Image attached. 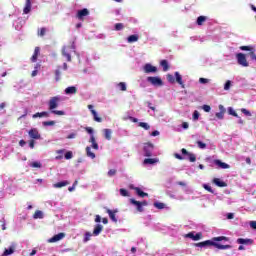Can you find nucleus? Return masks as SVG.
Listing matches in <instances>:
<instances>
[{"mask_svg": "<svg viewBox=\"0 0 256 256\" xmlns=\"http://www.w3.org/2000/svg\"><path fill=\"white\" fill-rule=\"evenodd\" d=\"M185 237L186 239H192V241H199L201 240L202 234L201 233L195 234V231H193L186 234Z\"/></svg>", "mask_w": 256, "mask_h": 256, "instance_id": "9b49d317", "label": "nucleus"}, {"mask_svg": "<svg viewBox=\"0 0 256 256\" xmlns=\"http://www.w3.org/2000/svg\"><path fill=\"white\" fill-rule=\"evenodd\" d=\"M61 69H63V71H67L68 66L67 63H63V66H58L57 69L55 70V79L56 81H60L61 80Z\"/></svg>", "mask_w": 256, "mask_h": 256, "instance_id": "9d476101", "label": "nucleus"}, {"mask_svg": "<svg viewBox=\"0 0 256 256\" xmlns=\"http://www.w3.org/2000/svg\"><path fill=\"white\" fill-rule=\"evenodd\" d=\"M236 243H238V245H253V239H249V238H238L236 240Z\"/></svg>", "mask_w": 256, "mask_h": 256, "instance_id": "2eb2a0df", "label": "nucleus"}, {"mask_svg": "<svg viewBox=\"0 0 256 256\" xmlns=\"http://www.w3.org/2000/svg\"><path fill=\"white\" fill-rule=\"evenodd\" d=\"M197 146L199 147V149H207V144L202 141H197Z\"/></svg>", "mask_w": 256, "mask_h": 256, "instance_id": "8fccbe9b", "label": "nucleus"}, {"mask_svg": "<svg viewBox=\"0 0 256 256\" xmlns=\"http://www.w3.org/2000/svg\"><path fill=\"white\" fill-rule=\"evenodd\" d=\"M202 109H203V111H205L206 113H209V111H211V106H209V105H203Z\"/></svg>", "mask_w": 256, "mask_h": 256, "instance_id": "e2e57ef3", "label": "nucleus"}, {"mask_svg": "<svg viewBox=\"0 0 256 256\" xmlns=\"http://www.w3.org/2000/svg\"><path fill=\"white\" fill-rule=\"evenodd\" d=\"M228 113H229V115H232L233 117H239V115L237 114V112H235V109H233V107L228 108Z\"/></svg>", "mask_w": 256, "mask_h": 256, "instance_id": "de8ad7c7", "label": "nucleus"}, {"mask_svg": "<svg viewBox=\"0 0 256 256\" xmlns=\"http://www.w3.org/2000/svg\"><path fill=\"white\" fill-rule=\"evenodd\" d=\"M236 59L238 65H241V67H249V62L247 61V56L243 53L236 54Z\"/></svg>", "mask_w": 256, "mask_h": 256, "instance_id": "39448f33", "label": "nucleus"}, {"mask_svg": "<svg viewBox=\"0 0 256 256\" xmlns=\"http://www.w3.org/2000/svg\"><path fill=\"white\" fill-rule=\"evenodd\" d=\"M202 187L208 191L209 193H215V190L213 188H211V186L209 184H203Z\"/></svg>", "mask_w": 256, "mask_h": 256, "instance_id": "c03bdc74", "label": "nucleus"}, {"mask_svg": "<svg viewBox=\"0 0 256 256\" xmlns=\"http://www.w3.org/2000/svg\"><path fill=\"white\" fill-rule=\"evenodd\" d=\"M231 87H233V81L231 80L226 81V83L224 84V91H229Z\"/></svg>", "mask_w": 256, "mask_h": 256, "instance_id": "ea45409f", "label": "nucleus"}, {"mask_svg": "<svg viewBox=\"0 0 256 256\" xmlns=\"http://www.w3.org/2000/svg\"><path fill=\"white\" fill-rule=\"evenodd\" d=\"M86 131H87V133H89L90 137H91V135H94L93 133H95V131L91 127H86Z\"/></svg>", "mask_w": 256, "mask_h": 256, "instance_id": "0e129e2a", "label": "nucleus"}, {"mask_svg": "<svg viewBox=\"0 0 256 256\" xmlns=\"http://www.w3.org/2000/svg\"><path fill=\"white\" fill-rule=\"evenodd\" d=\"M205 21H207L206 16H199L196 20V23H197V25L201 26V25H203V23H205Z\"/></svg>", "mask_w": 256, "mask_h": 256, "instance_id": "e433bc0d", "label": "nucleus"}, {"mask_svg": "<svg viewBox=\"0 0 256 256\" xmlns=\"http://www.w3.org/2000/svg\"><path fill=\"white\" fill-rule=\"evenodd\" d=\"M55 125V121H45L43 122L44 127H53Z\"/></svg>", "mask_w": 256, "mask_h": 256, "instance_id": "603ef678", "label": "nucleus"}, {"mask_svg": "<svg viewBox=\"0 0 256 256\" xmlns=\"http://www.w3.org/2000/svg\"><path fill=\"white\" fill-rule=\"evenodd\" d=\"M115 175H117L116 169H111L108 171V177H115Z\"/></svg>", "mask_w": 256, "mask_h": 256, "instance_id": "5fc2aeb1", "label": "nucleus"}, {"mask_svg": "<svg viewBox=\"0 0 256 256\" xmlns=\"http://www.w3.org/2000/svg\"><path fill=\"white\" fill-rule=\"evenodd\" d=\"M127 41L128 43H135L137 41H139V35H130L128 38H127Z\"/></svg>", "mask_w": 256, "mask_h": 256, "instance_id": "2f4dec72", "label": "nucleus"}, {"mask_svg": "<svg viewBox=\"0 0 256 256\" xmlns=\"http://www.w3.org/2000/svg\"><path fill=\"white\" fill-rule=\"evenodd\" d=\"M87 15H89V10L87 8H84L78 11L77 18L81 20L83 19V17H87Z\"/></svg>", "mask_w": 256, "mask_h": 256, "instance_id": "aec40b11", "label": "nucleus"}, {"mask_svg": "<svg viewBox=\"0 0 256 256\" xmlns=\"http://www.w3.org/2000/svg\"><path fill=\"white\" fill-rule=\"evenodd\" d=\"M138 127H142L145 131H149V129H151V126L147 122H139Z\"/></svg>", "mask_w": 256, "mask_h": 256, "instance_id": "c9c22d12", "label": "nucleus"}, {"mask_svg": "<svg viewBox=\"0 0 256 256\" xmlns=\"http://www.w3.org/2000/svg\"><path fill=\"white\" fill-rule=\"evenodd\" d=\"M92 115L94 117V121H96L97 123H101V121H103V119L97 114V111L92 110Z\"/></svg>", "mask_w": 256, "mask_h": 256, "instance_id": "4c0bfd02", "label": "nucleus"}, {"mask_svg": "<svg viewBox=\"0 0 256 256\" xmlns=\"http://www.w3.org/2000/svg\"><path fill=\"white\" fill-rule=\"evenodd\" d=\"M89 143H92L91 145L92 149L99 151V144H97V141L95 140V135L90 136Z\"/></svg>", "mask_w": 256, "mask_h": 256, "instance_id": "412c9836", "label": "nucleus"}, {"mask_svg": "<svg viewBox=\"0 0 256 256\" xmlns=\"http://www.w3.org/2000/svg\"><path fill=\"white\" fill-rule=\"evenodd\" d=\"M181 153H182V155H187L188 161H189L190 163H195V161H197V156H195V154H193V153L187 151V149L183 148V149L181 150Z\"/></svg>", "mask_w": 256, "mask_h": 256, "instance_id": "1a4fd4ad", "label": "nucleus"}, {"mask_svg": "<svg viewBox=\"0 0 256 256\" xmlns=\"http://www.w3.org/2000/svg\"><path fill=\"white\" fill-rule=\"evenodd\" d=\"M101 231H103V225L96 224L95 227H94V230H93L94 237H97L98 235H100Z\"/></svg>", "mask_w": 256, "mask_h": 256, "instance_id": "4be33fe9", "label": "nucleus"}, {"mask_svg": "<svg viewBox=\"0 0 256 256\" xmlns=\"http://www.w3.org/2000/svg\"><path fill=\"white\" fill-rule=\"evenodd\" d=\"M120 135L122 137H129V131L123 129V130H120Z\"/></svg>", "mask_w": 256, "mask_h": 256, "instance_id": "6e6d98bb", "label": "nucleus"}, {"mask_svg": "<svg viewBox=\"0 0 256 256\" xmlns=\"http://www.w3.org/2000/svg\"><path fill=\"white\" fill-rule=\"evenodd\" d=\"M107 213H108L111 221H113L114 223H117V217L115 216V214L117 213V210L113 211L111 209H107Z\"/></svg>", "mask_w": 256, "mask_h": 256, "instance_id": "393cba45", "label": "nucleus"}, {"mask_svg": "<svg viewBox=\"0 0 256 256\" xmlns=\"http://www.w3.org/2000/svg\"><path fill=\"white\" fill-rule=\"evenodd\" d=\"M103 133L105 139H107V141H111V135L113 134V131L111 129L106 128L103 130Z\"/></svg>", "mask_w": 256, "mask_h": 256, "instance_id": "c85d7f7f", "label": "nucleus"}, {"mask_svg": "<svg viewBox=\"0 0 256 256\" xmlns=\"http://www.w3.org/2000/svg\"><path fill=\"white\" fill-rule=\"evenodd\" d=\"M91 237H93V234L91 232H86L83 239L84 243L91 241Z\"/></svg>", "mask_w": 256, "mask_h": 256, "instance_id": "79ce46f5", "label": "nucleus"}, {"mask_svg": "<svg viewBox=\"0 0 256 256\" xmlns=\"http://www.w3.org/2000/svg\"><path fill=\"white\" fill-rule=\"evenodd\" d=\"M64 93L66 95H75L77 93V87L69 86L64 90Z\"/></svg>", "mask_w": 256, "mask_h": 256, "instance_id": "a211bd4d", "label": "nucleus"}, {"mask_svg": "<svg viewBox=\"0 0 256 256\" xmlns=\"http://www.w3.org/2000/svg\"><path fill=\"white\" fill-rule=\"evenodd\" d=\"M86 155H87V157H90V159H95V153H93L91 151V147L90 146L86 147Z\"/></svg>", "mask_w": 256, "mask_h": 256, "instance_id": "f704fd0d", "label": "nucleus"}, {"mask_svg": "<svg viewBox=\"0 0 256 256\" xmlns=\"http://www.w3.org/2000/svg\"><path fill=\"white\" fill-rule=\"evenodd\" d=\"M114 29L115 31H123V29H125V25L123 23H116Z\"/></svg>", "mask_w": 256, "mask_h": 256, "instance_id": "a19ab883", "label": "nucleus"}, {"mask_svg": "<svg viewBox=\"0 0 256 256\" xmlns=\"http://www.w3.org/2000/svg\"><path fill=\"white\" fill-rule=\"evenodd\" d=\"M49 112H37L32 117L33 119H37V117H49Z\"/></svg>", "mask_w": 256, "mask_h": 256, "instance_id": "473e14b6", "label": "nucleus"}, {"mask_svg": "<svg viewBox=\"0 0 256 256\" xmlns=\"http://www.w3.org/2000/svg\"><path fill=\"white\" fill-rule=\"evenodd\" d=\"M75 137H77V132H72L66 137V139H75Z\"/></svg>", "mask_w": 256, "mask_h": 256, "instance_id": "052dcab7", "label": "nucleus"}, {"mask_svg": "<svg viewBox=\"0 0 256 256\" xmlns=\"http://www.w3.org/2000/svg\"><path fill=\"white\" fill-rule=\"evenodd\" d=\"M155 146L152 143H145L143 147L144 157H151Z\"/></svg>", "mask_w": 256, "mask_h": 256, "instance_id": "423d86ee", "label": "nucleus"}, {"mask_svg": "<svg viewBox=\"0 0 256 256\" xmlns=\"http://www.w3.org/2000/svg\"><path fill=\"white\" fill-rule=\"evenodd\" d=\"M199 119V111L195 110L193 112V120L194 121H197Z\"/></svg>", "mask_w": 256, "mask_h": 256, "instance_id": "bf43d9fd", "label": "nucleus"}, {"mask_svg": "<svg viewBox=\"0 0 256 256\" xmlns=\"http://www.w3.org/2000/svg\"><path fill=\"white\" fill-rule=\"evenodd\" d=\"M120 195H122V197H129V191L121 188L120 189Z\"/></svg>", "mask_w": 256, "mask_h": 256, "instance_id": "864d4df0", "label": "nucleus"}, {"mask_svg": "<svg viewBox=\"0 0 256 256\" xmlns=\"http://www.w3.org/2000/svg\"><path fill=\"white\" fill-rule=\"evenodd\" d=\"M45 28H41L40 29V31H38V35L40 36V37H44L45 36Z\"/></svg>", "mask_w": 256, "mask_h": 256, "instance_id": "69168bd1", "label": "nucleus"}, {"mask_svg": "<svg viewBox=\"0 0 256 256\" xmlns=\"http://www.w3.org/2000/svg\"><path fill=\"white\" fill-rule=\"evenodd\" d=\"M199 83H201V85H207V83H211V80L207 78H199Z\"/></svg>", "mask_w": 256, "mask_h": 256, "instance_id": "09e8293b", "label": "nucleus"}, {"mask_svg": "<svg viewBox=\"0 0 256 256\" xmlns=\"http://www.w3.org/2000/svg\"><path fill=\"white\" fill-rule=\"evenodd\" d=\"M130 203H131V205H134V207H136V210L138 211V213H143L145 211V209H143V206L140 201H137V200L131 198Z\"/></svg>", "mask_w": 256, "mask_h": 256, "instance_id": "f8f14e48", "label": "nucleus"}, {"mask_svg": "<svg viewBox=\"0 0 256 256\" xmlns=\"http://www.w3.org/2000/svg\"><path fill=\"white\" fill-rule=\"evenodd\" d=\"M31 12V0H26L25 7L23 9V13L25 15L29 14Z\"/></svg>", "mask_w": 256, "mask_h": 256, "instance_id": "bb28decb", "label": "nucleus"}, {"mask_svg": "<svg viewBox=\"0 0 256 256\" xmlns=\"http://www.w3.org/2000/svg\"><path fill=\"white\" fill-rule=\"evenodd\" d=\"M167 80L170 82V83H175V77L171 74H168L167 75Z\"/></svg>", "mask_w": 256, "mask_h": 256, "instance_id": "13d9d810", "label": "nucleus"}, {"mask_svg": "<svg viewBox=\"0 0 256 256\" xmlns=\"http://www.w3.org/2000/svg\"><path fill=\"white\" fill-rule=\"evenodd\" d=\"M160 65L163 67V71H169V62H167V60H162Z\"/></svg>", "mask_w": 256, "mask_h": 256, "instance_id": "58836bf2", "label": "nucleus"}, {"mask_svg": "<svg viewBox=\"0 0 256 256\" xmlns=\"http://www.w3.org/2000/svg\"><path fill=\"white\" fill-rule=\"evenodd\" d=\"M154 207H156V209H165V203H163V202H154Z\"/></svg>", "mask_w": 256, "mask_h": 256, "instance_id": "37998d69", "label": "nucleus"}, {"mask_svg": "<svg viewBox=\"0 0 256 256\" xmlns=\"http://www.w3.org/2000/svg\"><path fill=\"white\" fill-rule=\"evenodd\" d=\"M143 71L146 74L157 73L158 69L156 66H153L151 63H147L143 66Z\"/></svg>", "mask_w": 256, "mask_h": 256, "instance_id": "6e6552de", "label": "nucleus"}, {"mask_svg": "<svg viewBox=\"0 0 256 256\" xmlns=\"http://www.w3.org/2000/svg\"><path fill=\"white\" fill-rule=\"evenodd\" d=\"M213 183H215L217 187H227V183L221 181L219 178H214Z\"/></svg>", "mask_w": 256, "mask_h": 256, "instance_id": "c756f323", "label": "nucleus"}, {"mask_svg": "<svg viewBox=\"0 0 256 256\" xmlns=\"http://www.w3.org/2000/svg\"><path fill=\"white\" fill-rule=\"evenodd\" d=\"M174 75L176 77L177 84L180 85L182 89H185V83H183V77L181 74H179V72H175Z\"/></svg>", "mask_w": 256, "mask_h": 256, "instance_id": "dca6fc26", "label": "nucleus"}, {"mask_svg": "<svg viewBox=\"0 0 256 256\" xmlns=\"http://www.w3.org/2000/svg\"><path fill=\"white\" fill-rule=\"evenodd\" d=\"M132 189H134L138 197H141V198L149 197V194L146 192H143L139 187H132Z\"/></svg>", "mask_w": 256, "mask_h": 256, "instance_id": "f3484780", "label": "nucleus"}, {"mask_svg": "<svg viewBox=\"0 0 256 256\" xmlns=\"http://www.w3.org/2000/svg\"><path fill=\"white\" fill-rule=\"evenodd\" d=\"M219 241H229V238L225 237V236L214 237L211 240H206V241L197 243L196 247H211L212 246V247H216V249H220V250L232 248L231 245H223V244L217 243Z\"/></svg>", "mask_w": 256, "mask_h": 256, "instance_id": "f257e3e1", "label": "nucleus"}, {"mask_svg": "<svg viewBox=\"0 0 256 256\" xmlns=\"http://www.w3.org/2000/svg\"><path fill=\"white\" fill-rule=\"evenodd\" d=\"M241 113H243V115H245L246 117H251V111L245 109V108H242L241 109Z\"/></svg>", "mask_w": 256, "mask_h": 256, "instance_id": "3c124183", "label": "nucleus"}, {"mask_svg": "<svg viewBox=\"0 0 256 256\" xmlns=\"http://www.w3.org/2000/svg\"><path fill=\"white\" fill-rule=\"evenodd\" d=\"M143 163L144 165H155V163H159V158H146Z\"/></svg>", "mask_w": 256, "mask_h": 256, "instance_id": "5701e85b", "label": "nucleus"}, {"mask_svg": "<svg viewBox=\"0 0 256 256\" xmlns=\"http://www.w3.org/2000/svg\"><path fill=\"white\" fill-rule=\"evenodd\" d=\"M43 217H45V215L41 210H37L33 215V219H43Z\"/></svg>", "mask_w": 256, "mask_h": 256, "instance_id": "72a5a7b5", "label": "nucleus"}, {"mask_svg": "<svg viewBox=\"0 0 256 256\" xmlns=\"http://www.w3.org/2000/svg\"><path fill=\"white\" fill-rule=\"evenodd\" d=\"M59 101H61V97L60 96L52 97L49 100V103H48L49 110L54 115H65V111H63V110H55V109H57V107H59Z\"/></svg>", "mask_w": 256, "mask_h": 256, "instance_id": "7ed1b4c3", "label": "nucleus"}, {"mask_svg": "<svg viewBox=\"0 0 256 256\" xmlns=\"http://www.w3.org/2000/svg\"><path fill=\"white\" fill-rule=\"evenodd\" d=\"M69 184H70L69 181L64 180L62 182H58V183L53 184L52 187H54V189H61L63 187H67V185H69Z\"/></svg>", "mask_w": 256, "mask_h": 256, "instance_id": "6ab92c4d", "label": "nucleus"}, {"mask_svg": "<svg viewBox=\"0 0 256 256\" xmlns=\"http://www.w3.org/2000/svg\"><path fill=\"white\" fill-rule=\"evenodd\" d=\"M220 112L216 113L217 119H224L225 117V107L223 105H219Z\"/></svg>", "mask_w": 256, "mask_h": 256, "instance_id": "b1692460", "label": "nucleus"}, {"mask_svg": "<svg viewBox=\"0 0 256 256\" xmlns=\"http://www.w3.org/2000/svg\"><path fill=\"white\" fill-rule=\"evenodd\" d=\"M146 81L153 87H163V80L159 76H148Z\"/></svg>", "mask_w": 256, "mask_h": 256, "instance_id": "20e7f679", "label": "nucleus"}, {"mask_svg": "<svg viewBox=\"0 0 256 256\" xmlns=\"http://www.w3.org/2000/svg\"><path fill=\"white\" fill-rule=\"evenodd\" d=\"M174 157H175L176 159H179L180 161H183V159H186L185 157H182L181 154H179V153H175V154H174Z\"/></svg>", "mask_w": 256, "mask_h": 256, "instance_id": "338daca9", "label": "nucleus"}, {"mask_svg": "<svg viewBox=\"0 0 256 256\" xmlns=\"http://www.w3.org/2000/svg\"><path fill=\"white\" fill-rule=\"evenodd\" d=\"M117 86L120 87V91H127V84L125 82H120Z\"/></svg>", "mask_w": 256, "mask_h": 256, "instance_id": "a18cd8bd", "label": "nucleus"}, {"mask_svg": "<svg viewBox=\"0 0 256 256\" xmlns=\"http://www.w3.org/2000/svg\"><path fill=\"white\" fill-rule=\"evenodd\" d=\"M249 225H250L251 229L256 230V221H250Z\"/></svg>", "mask_w": 256, "mask_h": 256, "instance_id": "774afa93", "label": "nucleus"}, {"mask_svg": "<svg viewBox=\"0 0 256 256\" xmlns=\"http://www.w3.org/2000/svg\"><path fill=\"white\" fill-rule=\"evenodd\" d=\"M28 135L31 139H41V134H39V130H37V128L29 130Z\"/></svg>", "mask_w": 256, "mask_h": 256, "instance_id": "ddd939ff", "label": "nucleus"}, {"mask_svg": "<svg viewBox=\"0 0 256 256\" xmlns=\"http://www.w3.org/2000/svg\"><path fill=\"white\" fill-rule=\"evenodd\" d=\"M255 48H253L252 46H241L240 50L241 51H249V53L252 52V50H254Z\"/></svg>", "mask_w": 256, "mask_h": 256, "instance_id": "49530a36", "label": "nucleus"}, {"mask_svg": "<svg viewBox=\"0 0 256 256\" xmlns=\"http://www.w3.org/2000/svg\"><path fill=\"white\" fill-rule=\"evenodd\" d=\"M29 167H32L33 169H41L43 167V164L39 161L31 162L29 163Z\"/></svg>", "mask_w": 256, "mask_h": 256, "instance_id": "7c9ffc66", "label": "nucleus"}, {"mask_svg": "<svg viewBox=\"0 0 256 256\" xmlns=\"http://www.w3.org/2000/svg\"><path fill=\"white\" fill-rule=\"evenodd\" d=\"M65 237V233L61 232L54 235L52 238L48 240V243H57V241H61Z\"/></svg>", "mask_w": 256, "mask_h": 256, "instance_id": "4468645a", "label": "nucleus"}, {"mask_svg": "<svg viewBox=\"0 0 256 256\" xmlns=\"http://www.w3.org/2000/svg\"><path fill=\"white\" fill-rule=\"evenodd\" d=\"M0 223H2V231H5V229H7V224H6V222H5V218H2L1 220H0Z\"/></svg>", "mask_w": 256, "mask_h": 256, "instance_id": "680f3d73", "label": "nucleus"}, {"mask_svg": "<svg viewBox=\"0 0 256 256\" xmlns=\"http://www.w3.org/2000/svg\"><path fill=\"white\" fill-rule=\"evenodd\" d=\"M39 53H41V48L36 47L35 50H34V54L31 57L32 63H35L37 61V57H39Z\"/></svg>", "mask_w": 256, "mask_h": 256, "instance_id": "a878e982", "label": "nucleus"}, {"mask_svg": "<svg viewBox=\"0 0 256 256\" xmlns=\"http://www.w3.org/2000/svg\"><path fill=\"white\" fill-rule=\"evenodd\" d=\"M77 46L75 45V41L71 43V45L62 47V56L66 58L68 63H71V52L75 53L77 57H79V53L77 52Z\"/></svg>", "mask_w": 256, "mask_h": 256, "instance_id": "f03ea898", "label": "nucleus"}, {"mask_svg": "<svg viewBox=\"0 0 256 256\" xmlns=\"http://www.w3.org/2000/svg\"><path fill=\"white\" fill-rule=\"evenodd\" d=\"M65 159H73V152H71V151H68V152H66V154H65Z\"/></svg>", "mask_w": 256, "mask_h": 256, "instance_id": "4d7b16f0", "label": "nucleus"}, {"mask_svg": "<svg viewBox=\"0 0 256 256\" xmlns=\"http://www.w3.org/2000/svg\"><path fill=\"white\" fill-rule=\"evenodd\" d=\"M208 161L216 165L218 169H229V164L222 162L221 160H212L211 158H207Z\"/></svg>", "mask_w": 256, "mask_h": 256, "instance_id": "0eeeda50", "label": "nucleus"}, {"mask_svg": "<svg viewBox=\"0 0 256 256\" xmlns=\"http://www.w3.org/2000/svg\"><path fill=\"white\" fill-rule=\"evenodd\" d=\"M15 253V246H10L9 249H5L2 256H9Z\"/></svg>", "mask_w": 256, "mask_h": 256, "instance_id": "cd10ccee", "label": "nucleus"}]
</instances>
